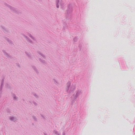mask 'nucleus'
<instances>
[{
    "label": "nucleus",
    "instance_id": "obj_18",
    "mask_svg": "<svg viewBox=\"0 0 135 135\" xmlns=\"http://www.w3.org/2000/svg\"><path fill=\"white\" fill-rule=\"evenodd\" d=\"M78 38L76 36L74 37V38L73 39V41L74 42H76L78 40Z\"/></svg>",
    "mask_w": 135,
    "mask_h": 135
},
{
    "label": "nucleus",
    "instance_id": "obj_20",
    "mask_svg": "<svg viewBox=\"0 0 135 135\" xmlns=\"http://www.w3.org/2000/svg\"><path fill=\"white\" fill-rule=\"evenodd\" d=\"M33 68V69L36 71V72L37 73H38V72L37 70V69L35 67V66H33L32 67Z\"/></svg>",
    "mask_w": 135,
    "mask_h": 135
},
{
    "label": "nucleus",
    "instance_id": "obj_21",
    "mask_svg": "<svg viewBox=\"0 0 135 135\" xmlns=\"http://www.w3.org/2000/svg\"><path fill=\"white\" fill-rule=\"evenodd\" d=\"M6 39L7 41L9 42V44H12V41L9 40L8 38H7Z\"/></svg>",
    "mask_w": 135,
    "mask_h": 135
},
{
    "label": "nucleus",
    "instance_id": "obj_29",
    "mask_svg": "<svg viewBox=\"0 0 135 135\" xmlns=\"http://www.w3.org/2000/svg\"><path fill=\"white\" fill-rule=\"evenodd\" d=\"M79 13H80V15L81 16V11H80V10L79 9Z\"/></svg>",
    "mask_w": 135,
    "mask_h": 135
},
{
    "label": "nucleus",
    "instance_id": "obj_27",
    "mask_svg": "<svg viewBox=\"0 0 135 135\" xmlns=\"http://www.w3.org/2000/svg\"><path fill=\"white\" fill-rule=\"evenodd\" d=\"M79 27L78 26L76 27V28H77V29H78V31H80V29H79V28H78Z\"/></svg>",
    "mask_w": 135,
    "mask_h": 135
},
{
    "label": "nucleus",
    "instance_id": "obj_7",
    "mask_svg": "<svg viewBox=\"0 0 135 135\" xmlns=\"http://www.w3.org/2000/svg\"><path fill=\"white\" fill-rule=\"evenodd\" d=\"M4 78H3L2 79L1 84V85L0 86V95H1L2 93V90L3 88V86L4 85Z\"/></svg>",
    "mask_w": 135,
    "mask_h": 135
},
{
    "label": "nucleus",
    "instance_id": "obj_16",
    "mask_svg": "<svg viewBox=\"0 0 135 135\" xmlns=\"http://www.w3.org/2000/svg\"><path fill=\"white\" fill-rule=\"evenodd\" d=\"M12 95L13 97V99L15 100H17V97H16L15 95V94H12Z\"/></svg>",
    "mask_w": 135,
    "mask_h": 135
},
{
    "label": "nucleus",
    "instance_id": "obj_23",
    "mask_svg": "<svg viewBox=\"0 0 135 135\" xmlns=\"http://www.w3.org/2000/svg\"><path fill=\"white\" fill-rule=\"evenodd\" d=\"M32 117L33 119L35 121H37V119H36V118L35 116H33Z\"/></svg>",
    "mask_w": 135,
    "mask_h": 135
},
{
    "label": "nucleus",
    "instance_id": "obj_22",
    "mask_svg": "<svg viewBox=\"0 0 135 135\" xmlns=\"http://www.w3.org/2000/svg\"><path fill=\"white\" fill-rule=\"evenodd\" d=\"M53 80L54 81V82L56 84V85H57L58 84V83L57 82V81L55 79H53Z\"/></svg>",
    "mask_w": 135,
    "mask_h": 135
},
{
    "label": "nucleus",
    "instance_id": "obj_28",
    "mask_svg": "<svg viewBox=\"0 0 135 135\" xmlns=\"http://www.w3.org/2000/svg\"><path fill=\"white\" fill-rule=\"evenodd\" d=\"M41 117H42L44 119H45V118L43 116V115H41Z\"/></svg>",
    "mask_w": 135,
    "mask_h": 135
},
{
    "label": "nucleus",
    "instance_id": "obj_13",
    "mask_svg": "<svg viewBox=\"0 0 135 135\" xmlns=\"http://www.w3.org/2000/svg\"><path fill=\"white\" fill-rule=\"evenodd\" d=\"M26 54L27 55V56L30 59H31V55L30 54V53L27 52H25Z\"/></svg>",
    "mask_w": 135,
    "mask_h": 135
},
{
    "label": "nucleus",
    "instance_id": "obj_5",
    "mask_svg": "<svg viewBox=\"0 0 135 135\" xmlns=\"http://www.w3.org/2000/svg\"><path fill=\"white\" fill-rule=\"evenodd\" d=\"M84 44L83 41H80L79 42V47L80 51H82L84 48Z\"/></svg>",
    "mask_w": 135,
    "mask_h": 135
},
{
    "label": "nucleus",
    "instance_id": "obj_9",
    "mask_svg": "<svg viewBox=\"0 0 135 135\" xmlns=\"http://www.w3.org/2000/svg\"><path fill=\"white\" fill-rule=\"evenodd\" d=\"M68 26L66 23L64 22L63 23V29L64 30H65L68 28Z\"/></svg>",
    "mask_w": 135,
    "mask_h": 135
},
{
    "label": "nucleus",
    "instance_id": "obj_31",
    "mask_svg": "<svg viewBox=\"0 0 135 135\" xmlns=\"http://www.w3.org/2000/svg\"><path fill=\"white\" fill-rule=\"evenodd\" d=\"M17 66L19 67H20V65L19 64H17Z\"/></svg>",
    "mask_w": 135,
    "mask_h": 135
},
{
    "label": "nucleus",
    "instance_id": "obj_14",
    "mask_svg": "<svg viewBox=\"0 0 135 135\" xmlns=\"http://www.w3.org/2000/svg\"><path fill=\"white\" fill-rule=\"evenodd\" d=\"M53 133L56 135H60V133H59L57 131L54 130L53 131Z\"/></svg>",
    "mask_w": 135,
    "mask_h": 135
},
{
    "label": "nucleus",
    "instance_id": "obj_26",
    "mask_svg": "<svg viewBox=\"0 0 135 135\" xmlns=\"http://www.w3.org/2000/svg\"><path fill=\"white\" fill-rule=\"evenodd\" d=\"M33 103L35 105H37V104L36 102H33Z\"/></svg>",
    "mask_w": 135,
    "mask_h": 135
},
{
    "label": "nucleus",
    "instance_id": "obj_3",
    "mask_svg": "<svg viewBox=\"0 0 135 135\" xmlns=\"http://www.w3.org/2000/svg\"><path fill=\"white\" fill-rule=\"evenodd\" d=\"M72 11V6L71 4L70 3L68 5L66 11V12L65 13L66 19L69 20L71 19L72 15L71 13Z\"/></svg>",
    "mask_w": 135,
    "mask_h": 135
},
{
    "label": "nucleus",
    "instance_id": "obj_2",
    "mask_svg": "<svg viewBox=\"0 0 135 135\" xmlns=\"http://www.w3.org/2000/svg\"><path fill=\"white\" fill-rule=\"evenodd\" d=\"M71 83L70 81H68L67 84V88L66 90L67 92L69 93L74 91L76 88V84H73L71 85Z\"/></svg>",
    "mask_w": 135,
    "mask_h": 135
},
{
    "label": "nucleus",
    "instance_id": "obj_15",
    "mask_svg": "<svg viewBox=\"0 0 135 135\" xmlns=\"http://www.w3.org/2000/svg\"><path fill=\"white\" fill-rule=\"evenodd\" d=\"M38 53L42 57H43L45 59V56L43 54H42L40 52H38Z\"/></svg>",
    "mask_w": 135,
    "mask_h": 135
},
{
    "label": "nucleus",
    "instance_id": "obj_24",
    "mask_svg": "<svg viewBox=\"0 0 135 135\" xmlns=\"http://www.w3.org/2000/svg\"><path fill=\"white\" fill-rule=\"evenodd\" d=\"M33 94L36 98H37L38 97V96L36 95V94L35 93H33Z\"/></svg>",
    "mask_w": 135,
    "mask_h": 135
},
{
    "label": "nucleus",
    "instance_id": "obj_10",
    "mask_svg": "<svg viewBox=\"0 0 135 135\" xmlns=\"http://www.w3.org/2000/svg\"><path fill=\"white\" fill-rule=\"evenodd\" d=\"M2 51L4 53V55L7 57L8 58H11V56L9 55L8 54L6 53L5 50H3Z\"/></svg>",
    "mask_w": 135,
    "mask_h": 135
},
{
    "label": "nucleus",
    "instance_id": "obj_25",
    "mask_svg": "<svg viewBox=\"0 0 135 135\" xmlns=\"http://www.w3.org/2000/svg\"><path fill=\"white\" fill-rule=\"evenodd\" d=\"M65 135V131H64L62 133V135Z\"/></svg>",
    "mask_w": 135,
    "mask_h": 135
},
{
    "label": "nucleus",
    "instance_id": "obj_6",
    "mask_svg": "<svg viewBox=\"0 0 135 135\" xmlns=\"http://www.w3.org/2000/svg\"><path fill=\"white\" fill-rule=\"evenodd\" d=\"M5 5L6 6H7L10 9L12 10L14 12H15L16 13H17V10L15 8L11 6L10 5L7 4H5Z\"/></svg>",
    "mask_w": 135,
    "mask_h": 135
},
{
    "label": "nucleus",
    "instance_id": "obj_17",
    "mask_svg": "<svg viewBox=\"0 0 135 135\" xmlns=\"http://www.w3.org/2000/svg\"><path fill=\"white\" fill-rule=\"evenodd\" d=\"M28 36L31 38L34 41H35L36 39L34 38V37L30 34H28Z\"/></svg>",
    "mask_w": 135,
    "mask_h": 135
},
{
    "label": "nucleus",
    "instance_id": "obj_1",
    "mask_svg": "<svg viewBox=\"0 0 135 135\" xmlns=\"http://www.w3.org/2000/svg\"><path fill=\"white\" fill-rule=\"evenodd\" d=\"M82 94V92L81 90L79 89L75 91V93L71 97V104L73 105L75 102V100L79 98Z\"/></svg>",
    "mask_w": 135,
    "mask_h": 135
},
{
    "label": "nucleus",
    "instance_id": "obj_30",
    "mask_svg": "<svg viewBox=\"0 0 135 135\" xmlns=\"http://www.w3.org/2000/svg\"><path fill=\"white\" fill-rule=\"evenodd\" d=\"M44 135H47V134L45 133H44Z\"/></svg>",
    "mask_w": 135,
    "mask_h": 135
},
{
    "label": "nucleus",
    "instance_id": "obj_12",
    "mask_svg": "<svg viewBox=\"0 0 135 135\" xmlns=\"http://www.w3.org/2000/svg\"><path fill=\"white\" fill-rule=\"evenodd\" d=\"M9 119L11 121H13L15 122V121L16 120V119L13 117H10Z\"/></svg>",
    "mask_w": 135,
    "mask_h": 135
},
{
    "label": "nucleus",
    "instance_id": "obj_19",
    "mask_svg": "<svg viewBox=\"0 0 135 135\" xmlns=\"http://www.w3.org/2000/svg\"><path fill=\"white\" fill-rule=\"evenodd\" d=\"M39 61H41V62H42L43 64H45V61L44 60H42L41 59L39 58Z\"/></svg>",
    "mask_w": 135,
    "mask_h": 135
},
{
    "label": "nucleus",
    "instance_id": "obj_32",
    "mask_svg": "<svg viewBox=\"0 0 135 135\" xmlns=\"http://www.w3.org/2000/svg\"><path fill=\"white\" fill-rule=\"evenodd\" d=\"M76 1H77V2H78V1H78V0H76Z\"/></svg>",
    "mask_w": 135,
    "mask_h": 135
},
{
    "label": "nucleus",
    "instance_id": "obj_11",
    "mask_svg": "<svg viewBox=\"0 0 135 135\" xmlns=\"http://www.w3.org/2000/svg\"><path fill=\"white\" fill-rule=\"evenodd\" d=\"M1 27L2 29L3 30V31L5 33H6L7 32H8L7 30L5 28V27L3 26H1Z\"/></svg>",
    "mask_w": 135,
    "mask_h": 135
},
{
    "label": "nucleus",
    "instance_id": "obj_4",
    "mask_svg": "<svg viewBox=\"0 0 135 135\" xmlns=\"http://www.w3.org/2000/svg\"><path fill=\"white\" fill-rule=\"evenodd\" d=\"M59 3L60 5L61 6V8L62 9L64 7V4L62 1V0H56V7L57 8H59Z\"/></svg>",
    "mask_w": 135,
    "mask_h": 135
},
{
    "label": "nucleus",
    "instance_id": "obj_8",
    "mask_svg": "<svg viewBox=\"0 0 135 135\" xmlns=\"http://www.w3.org/2000/svg\"><path fill=\"white\" fill-rule=\"evenodd\" d=\"M23 35L24 37L26 38V39L28 42H29L30 43L32 44H33V42H32V41L30 40L28 37L24 35Z\"/></svg>",
    "mask_w": 135,
    "mask_h": 135
}]
</instances>
